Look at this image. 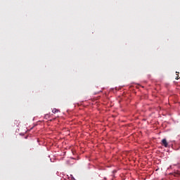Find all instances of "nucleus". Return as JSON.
Listing matches in <instances>:
<instances>
[{
	"instance_id": "1",
	"label": "nucleus",
	"mask_w": 180,
	"mask_h": 180,
	"mask_svg": "<svg viewBox=\"0 0 180 180\" xmlns=\"http://www.w3.org/2000/svg\"><path fill=\"white\" fill-rule=\"evenodd\" d=\"M162 143L165 147H168V143L167 142V139H162Z\"/></svg>"
},
{
	"instance_id": "4",
	"label": "nucleus",
	"mask_w": 180,
	"mask_h": 180,
	"mask_svg": "<svg viewBox=\"0 0 180 180\" xmlns=\"http://www.w3.org/2000/svg\"><path fill=\"white\" fill-rule=\"evenodd\" d=\"M176 79H178V77H176Z\"/></svg>"
},
{
	"instance_id": "2",
	"label": "nucleus",
	"mask_w": 180,
	"mask_h": 180,
	"mask_svg": "<svg viewBox=\"0 0 180 180\" xmlns=\"http://www.w3.org/2000/svg\"><path fill=\"white\" fill-rule=\"evenodd\" d=\"M52 112L56 114V113H58V112H60V110L57 108H53L52 110Z\"/></svg>"
},
{
	"instance_id": "5",
	"label": "nucleus",
	"mask_w": 180,
	"mask_h": 180,
	"mask_svg": "<svg viewBox=\"0 0 180 180\" xmlns=\"http://www.w3.org/2000/svg\"><path fill=\"white\" fill-rule=\"evenodd\" d=\"M176 79H178V77H176Z\"/></svg>"
},
{
	"instance_id": "3",
	"label": "nucleus",
	"mask_w": 180,
	"mask_h": 180,
	"mask_svg": "<svg viewBox=\"0 0 180 180\" xmlns=\"http://www.w3.org/2000/svg\"><path fill=\"white\" fill-rule=\"evenodd\" d=\"M72 180H76L74 177H72V175H71Z\"/></svg>"
}]
</instances>
